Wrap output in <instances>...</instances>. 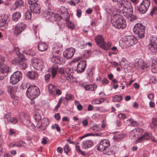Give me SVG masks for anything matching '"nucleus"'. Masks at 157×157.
<instances>
[{
  "label": "nucleus",
  "instance_id": "1",
  "mask_svg": "<svg viewBox=\"0 0 157 157\" xmlns=\"http://www.w3.org/2000/svg\"><path fill=\"white\" fill-rule=\"evenodd\" d=\"M137 42L136 38L134 36H127L122 38L120 41L119 44L121 48L125 49L135 44Z\"/></svg>",
  "mask_w": 157,
  "mask_h": 157
},
{
  "label": "nucleus",
  "instance_id": "2",
  "mask_svg": "<svg viewBox=\"0 0 157 157\" xmlns=\"http://www.w3.org/2000/svg\"><path fill=\"white\" fill-rule=\"evenodd\" d=\"M40 94L39 88L35 86H29L26 92L27 97L31 100L37 98Z\"/></svg>",
  "mask_w": 157,
  "mask_h": 157
},
{
  "label": "nucleus",
  "instance_id": "3",
  "mask_svg": "<svg viewBox=\"0 0 157 157\" xmlns=\"http://www.w3.org/2000/svg\"><path fill=\"white\" fill-rule=\"evenodd\" d=\"M113 20V25L116 28L123 29L126 27V23L125 20L120 15H116Z\"/></svg>",
  "mask_w": 157,
  "mask_h": 157
},
{
  "label": "nucleus",
  "instance_id": "4",
  "mask_svg": "<svg viewBox=\"0 0 157 157\" xmlns=\"http://www.w3.org/2000/svg\"><path fill=\"white\" fill-rule=\"evenodd\" d=\"M133 31L139 38H142L144 36L145 27L141 24L137 23L134 26Z\"/></svg>",
  "mask_w": 157,
  "mask_h": 157
},
{
  "label": "nucleus",
  "instance_id": "5",
  "mask_svg": "<svg viewBox=\"0 0 157 157\" xmlns=\"http://www.w3.org/2000/svg\"><path fill=\"white\" fill-rule=\"evenodd\" d=\"M125 5V7L121 10L123 15L127 18H128L132 16L133 7L130 2H128Z\"/></svg>",
  "mask_w": 157,
  "mask_h": 157
},
{
  "label": "nucleus",
  "instance_id": "6",
  "mask_svg": "<svg viewBox=\"0 0 157 157\" xmlns=\"http://www.w3.org/2000/svg\"><path fill=\"white\" fill-rule=\"evenodd\" d=\"M149 50L152 53H157V37L153 36L150 39V42L147 46Z\"/></svg>",
  "mask_w": 157,
  "mask_h": 157
},
{
  "label": "nucleus",
  "instance_id": "7",
  "mask_svg": "<svg viewBox=\"0 0 157 157\" xmlns=\"http://www.w3.org/2000/svg\"><path fill=\"white\" fill-rule=\"evenodd\" d=\"M61 13L63 14L64 17L65 18L66 21H67L66 24L67 26L71 29H73L75 28V25L73 23L69 20V16L67 9L64 7H62L61 8Z\"/></svg>",
  "mask_w": 157,
  "mask_h": 157
},
{
  "label": "nucleus",
  "instance_id": "8",
  "mask_svg": "<svg viewBox=\"0 0 157 157\" xmlns=\"http://www.w3.org/2000/svg\"><path fill=\"white\" fill-rule=\"evenodd\" d=\"M110 145V141L107 139L101 140L97 145V149L101 151L108 149Z\"/></svg>",
  "mask_w": 157,
  "mask_h": 157
},
{
  "label": "nucleus",
  "instance_id": "9",
  "mask_svg": "<svg viewBox=\"0 0 157 157\" xmlns=\"http://www.w3.org/2000/svg\"><path fill=\"white\" fill-rule=\"evenodd\" d=\"M22 74L21 71H16L11 75L10 82L12 84H15L20 81L22 78Z\"/></svg>",
  "mask_w": 157,
  "mask_h": 157
},
{
  "label": "nucleus",
  "instance_id": "10",
  "mask_svg": "<svg viewBox=\"0 0 157 157\" xmlns=\"http://www.w3.org/2000/svg\"><path fill=\"white\" fill-rule=\"evenodd\" d=\"M32 64L34 68L38 70H41L44 68V63L40 59L35 58L32 59Z\"/></svg>",
  "mask_w": 157,
  "mask_h": 157
},
{
  "label": "nucleus",
  "instance_id": "11",
  "mask_svg": "<svg viewBox=\"0 0 157 157\" xmlns=\"http://www.w3.org/2000/svg\"><path fill=\"white\" fill-rule=\"evenodd\" d=\"M26 25L23 23H19L17 24L14 28V33L16 36H18L25 29Z\"/></svg>",
  "mask_w": 157,
  "mask_h": 157
},
{
  "label": "nucleus",
  "instance_id": "12",
  "mask_svg": "<svg viewBox=\"0 0 157 157\" xmlns=\"http://www.w3.org/2000/svg\"><path fill=\"white\" fill-rule=\"evenodd\" d=\"M0 67V80H2L8 75L10 71V68L8 66L5 65Z\"/></svg>",
  "mask_w": 157,
  "mask_h": 157
},
{
  "label": "nucleus",
  "instance_id": "13",
  "mask_svg": "<svg viewBox=\"0 0 157 157\" xmlns=\"http://www.w3.org/2000/svg\"><path fill=\"white\" fill-rule=\"evenodd\" d=\"M49 124L48 119L47 118H44L41 120L40 122H38L36 125V127L40 130H44L46 129Z\"/></svg>",
  "mask_w": 157,
  "mask_h": 157
},
{
  "label": "nucleus",
  "instance_id": "14",
  "mask_svg": "<svg viewBox=\"0 0 157 157\" xmlns=\"http://www.w3.org/2000/svg\"><path fill=\"white\" fill-rule=\"evenodd\" d=\"M46 19L49 20L50 21L53 22L58 20V17L60 18L61 17L59 14H55L52 11L47 12L45 16Z\"/></svg>",
  "mask_w": 157,
  "mask_h": 157
},
{
  "label": "nucleus",
  "instance_id": "15",
  "mask_svg": "<svg viewBox=\"0 0 157 157\" xmlns=\"http://www.w3.org/2000/svg\"><path fill=\"white\" fill-rule=\"evenodd\" d=\"M75 52V48H70L65 50L63 53V56L67 59H70L72 57Z\"/></svg>",
  "mask_w": 157,
  "mask_h": 157
},
{
  "label": "nucleus",
  "instance_id": "16",
  "mask_svg": "<svg viewBox=\"0 0 157 157\" xmlns=\"http://www.w3.org/2000/svg\"><path fill=\"white\" fill-rule=\"evenodd\" d=\"M150 64L145 63L142 59H137L135 63L136 67L138 68L140 67L142 69H144L149 67Z\"/></svg>",
  "mask_w": 157,
  "mask_h": 157
},
{
  "label": "nucleus",
  "instance_id": "17",
  "mask_svg": "<svg viewBox=\"0 0 157 157\" xmlns=\"http://www.w3.org/2000/svg\"><path fill=\"white\" fill-rule=\"evenodd\" d=\"M151 137V134L146 133L136 140L135 143L137 144L139 143H141L146 140H149Z\"/></svg>",
  "mask_w": 157,
  "mask_h": 157
},
{
  "label": "nucleus",
  "instance_id": "18",
  "mask_svg": "<svg viewBox=\"0 0 157 157\" xmlns=\"http://www.w3.org/2000/svg\"><path fill=\"white\" fill-rule=\"evenodd\" d=\"M142 129L140 128H137L132 130L130 132L129 137L132 139H135L140 135L142 132Z\"/></svg>",
  "mask_w": 157,
  "mask_h": 157
},
{
  "label": "nucleus",
  "instance_id": "19",
  "mask_svg": "<svg viewBox=\"0 0 157 157\" xmlns=\"http://www.w3.org/2000/svg\"><path fill=\"white\" fill-rule=\"evenodd\" d=\"M86 65V61L83 60L80 61L77 66V71L78 73H80L83 72Z\"/></svg>",
  "mask_w": 157,
  "mask_h": 157
},
{
  "label": "nucleus",
  "instance_id": "20",
  "mask_svg": "<svg viewBox=\"0 0 157 157\" xmlns=\"http://www.w3.org/2000/svg\"><path fill=\"white\" fill-rule=\"evenodd\" d=\"M62 47V45L60 43L54 44L52 49V55H58L59 54L60 50Z\"/></svg>",
  "mask_w": 157,
  "mask_h": 157
},
{
  "label": "nucleus",
  "instance_id": "21",
  "mask_svg": "<svg viewBox=\"0 0 157 157\" xmlns=\"http://www.w3.org/2000/svg\"><path fill=\"white\" fill-rule=\"evenodd\" d=\"M113 1L116 3V6L119 8L122 7L123 9L125 7V5L128 2H130L127 0H112Z\"/></svg>",
  "mask_w": 157,
  "mask_h": 157
},
{
  "label": "nucleus",
  "instance_id": "22",
  "mask_svg": "<svg viewBox=\"0 0 157 157\" xmlns=\"http://www.w3.org/2000/svg\"><path fill=\"white\" fill-rule=\"evenodd\" d=\"M93 145V142L92 141L90 140L83 141L81 144L82 148L85 149L91 147Z\"/></svg>",
  "mask_w": 157,
  "mask_h": 157
},
{
  "label": "nucleus",
  "instance_id": "23",
  "mask_svg": "<svg viewBox=\"0 0 157 157\" xmlns=\"http://www.w3.org/2000/svg\"><path fill=\"white\" fill-rule=\"evenodd\" d=\"M56 90V86L52 84H49L48 85V90L49 94L53 97H55L56 94L55 92Z\"/></svg>",
  "mask_w": 157,
  "mask_h": 157
},
{
  "label": "nucleus",
  "instance_id": "24",
  "mask_svg": "<svg viewBox=\"0 0 157 157\" xmlns=\"http://www.w3.org/2000/svg\"><path fill=\"white\" fill-rule=\"evenodd\" d=\"M26 62V60L24 56H22L20 58V62L18 65L20 69L25 70L28 67Z\"/></svg>",
  "mask_w": 157,
  "mask_h": 157
},
{
  "label": "nucleus",
  "instance_id": "25",
  "mask_svg": "<svg viewBox=\"0 0 157 157\" xmlns=\"http://www.w3.org/2000/svg\"><path fill=\"white\" fill-rule=\"evenodd\" d=\"M31 11L34 13H39L40 12L41 8L39 5L34 4V5L30 6Z\"/></svg>",
  "mask_w": 157,
  "mask_h": 157
},
{
  "label": "nucleus",
  "instance_id": "26",
  "mask_svg": "<svg viewBox=\"0 0 157 157\" xmlns=\"http://www.w3.org/2000/svg\"><path fill=\"white\" fill-rule=\"evenodd\" d=\"M27 76L30 79H35L38 78V75L37 72L32 71L28 72Z\"/></svg>",
  "mask_w": 157,
  "mask_h": 157
},
{
  "label": "nucleus",
  "instance_id": "27",
  "mask_svg": "<svg viewBox=\"0 0 157 157\" xmlns=\"http://www.w3.org/2000/svg\"><path fill=\"white\" fill-rule=\"evenodd\" d=\"M22 123L27 127H29L30 129L33 130L35 127V125L30 120L26 119H24L22 121Z\"/></svg>",
  "mask_w": 157,
  "mask_h": 157
},
{
  "label": "nucleus",
  "instance_id": "28",
  "mask_svg": "<svg viewBox=\"0 0 157 157\" xmlns=\"http://www.w3.org/2000/svg\"><path fill=\"white\" fill-rule=\"evenodd\" d=\"M38 48L39 51L44 52L47 49L48 46L46 43H40L38 44Z\"/></svg>",
  "mask_w": 157,
  "mask_h": 157
},
{
  "label": "nucleus",
  "instance_id": "29",
  "mask_svg": "<svg viewBox=\"0 0 157 157\" xmlns=\"http://www.w3.org/2000/svg\"><path fill=\"white\" fill-rule=\"evenodd\" d=\"M84 88L86 90L89 91H94L97 88V86L95 84L86 85Z\"/></svg>",
  "mask_w": 157,
  "mask_h": 157
},
{
  "label": "nucleus",
  "instance_id": "30",
  "mask_svg": "<svg viewBox=\"0 0 157 157\" xmlns=\"http://www.w3.org/2000/svg\"><path fill=\"white\" fill-rule=\"evenodd\" d=\"M112 45V44L109 42L105 43L104 41L103 43L100 45V47L102 49L105 51L108 50Z\"/></svg>",
  "mask_w": 157,
  "mask_h": 157
},
{
  "label": "nucleus",
  "instance_id": "31",
  "mask_svg": "<svg viewBox=\"0 0 157 157\" xmlns=\"http://www.w3.org/2000/svg\"><path fill=\"white\" fill-rule=\"evenodd\" d=\"M105 99L104 98L94 99L92 101L93 105H99L103 103Z\"/></svg>",
  "mask_w": 157,
  "mask_h": 157
},
{
  "label": "nucleus",
  "instance_id": "32",
  "mask_svg": "<svg viewBox=\"0 0 157 157\" xmlns=\"http://www.w3.org/2000/svg\"><path fill=\"white\" fill-rule=\"evenodd\" d=\"M95 40L97 44H98L99 46H100V45L104 41L102 36L100 35H97L95 37Z\"/></svg>",
  "mask_w": 157,
  "mask_h": 157
},
{
  "label": "nucleus",
  "instance_id": "33",
  "mask_svg": "<svg viewBox=\"0 0 157 157\" xmlns=\"http://www.w3.org/2000/svg\"><path fill=\"white\" fill-rule=\"evenodd\" d=\"M126 136L125 134H119L115 135L113 137L114 139L116 141H120Z\"/></svg>",
  "mask_w": 157,
  "mask_h": 157
},
{
  "label": "nucleus",
  "instance_id": "34",
  "mask_svg": "<svg viewBox=\"0 0 157 157\" xmlns=\"http://www.w3.org/2000/svg\"><path fill=\"white\" fill-rule=\"evenodd\" d=\"M148 7L144 5L143 4L141 3L140 7L139 9L140 12L141 13H144L147 11L148 9Z\"/></svg>",
  "mask_w": 157,
  "mask_h": 157
},
{
  "label": "nucleus",
  "instance_id": "35",
  "mask_svg": "<svg viewBox=\"0 0 157 157\" xmlns=\"http://www.w3.org/2000/svg\"><path fill=\"white\" fill-rule=\"evenodd\" d=\"M21 17V13L18 11L14 13L12 16V19L14 21H17Z\"/></svg>",
  "mask_w": 157,
  "mask_h": 157
},
{
  "label": "nucleus",
  "instance_id": "36",
  "mask_svg": "<svg viewBox=\"0 0 157 157\" xmlns=\"http://www.w3.org/2000/svg\"><path fill=\"white\" fill-rule=\"evenodd\" d=\"M1 17V26H4L8 20V17L7 15H2L0 16Z\"/></svg>",
  "mask_w": 157,
  "mask_h": 157
},
{
  "label": "nucleus",
  "instance_id": "37",
  "mask_svg": "<svg viewBox=\"0 0 157 157\" xmlns=\"http://www.w3.org/2000/svg\"><path fill=\"white\" fill-rule=\"evenodd\" d=\"M60 60V58L58 56V55H52L51 58V61L53 63H58Z\"/></svg>",
  "mask_w": 157,
  "mask_h": 157
},
{
  "label": "nucleus",
  "instance_id": "38",
  "mask_svg": "<svg viewBox=\"0 0 157 157\" xmlns=\"http://www.w3.org/2000/svg\"><path fill=\"white\" fill-rule=\"evenodd\" d=\"M100 136V135L98 133H88L85 134L83 136L80 137L79 138L80 139V140H82L84 138L89 136Z\"/></svg>",
  "mask_w": 157,
  "mask_h": 157
},
{
  "label": "nucleus",
  "instance_id": "39",
  "mask_svg": "<svg viewBox=\"0 0 157 157\" xmlns=\"http://www.w3.org/2000/svg\"><path fill=\"white\" fill-rule=\"evenodd\" d=\"M24 2L23 0H16L14 3V6L16 8L22 6H24Z\"/></svg>",
  "mask_w": 157,
  "mask_h": 157
},
{
  "label": "nucleus",
  "instance_id": "40",
  "mask_svg": "<svg viewBox=\"0 0 157 157\" xmlns=\"http://www.w3.org/2000/svg\"><path fill=\"white\" fill-rule=\"evenodd\" d=\"M91 128L94 132L100 131H101L100 124H98L92 126L91 127Z\"/></svg>",
  "mask_w": 157,
  "mask_h": 157
},
{
  "label": "nucleus",
  "instance_id": "41",
  "mask_svg": "<svg viewBox=\"0 0 157 157\" xmlns=\"http://www.w3.org/2000/svg\"><path fill=\"white\" fill-rule=\"evenodd\" d=\"M52 72V78L55 77L56 75L58 70V67H54L53 66L51 68Z\"/></svg>",
  "mask_w": 157,
  "mask_h": 157
},
{
  "label": "nucleus",
  "instance_id": "42",
  "mask_svg": "<svg viewBox=\"0 0 157 157\" xmlns=\"http://www.w3.org/2000/svg\"><path fill=\"white\" fill-rule=\"evenodd\" d=\"M26 145V144L22 140L18 141L16 143V146L17 147H25Z\"/></svg>",
  "mask_w": 157,
  "mask_h": 157
},
{
  "label": "nucleus",
  "instance_id": "43",
  "mask_svg": "<svg viewBox=\"0 0 157 157\" xmlns=\"http://www.w3.org/2000/svg\"><path fill=\"white\" fill-rule=\"evenodd\" d=\"M74 96L71 94H66L65 97V99L67 101L73 100Z\"/></svg>",
  "mask_w": 157,
  "mask_h": 157
},
{
  "label": "nucleus",
  "instance_id": "44",
  "mask_svg": "<svg viewBox=\"0 0 157 157\" xmlns=\"http://www.w3.org/2000/svg\"><path fill=\"white\" fill-rule=\"evenodd\" d=\"M122 98L121 95H116L113 97V99L114 101L119 102L122 100Z\"/></svg>",
  "mask_w": 157,
  "mask_h": 157
},
{
  "label": "nucleus",
  "instance_id": "45",
  "mask_svg": "<svg viewBox=\"0 0 157 157\" xmlns=\"http://www.w3.org/2000/svg\"><path fill=\"white\" fill-rule=\"evenodd\" d=\"M21 56H19V59L15 58L13 59L12 61V63L13 64L18 66L20 62V58H21Z\"/></svg>",
  "mask_w": 157,
  "mask_h": 157
},
{
  "label": "nucleus",
  "instance_id": "46",
  "mask_svg": "<svg viewBox=\"0 0 157 157\" xmlns=\"http://www.w3.org/2000/svg\"><path fill=\"white\" fill-rule=\"evenodd\" d=\"M11 114L10 113H8L5 115L4 117V120L6 123L9 122L11 119Z\"/></svg>",
  "mask_w": 157,
  "mask_h": 157
},
{
  "label": "nucleus",
  "instance_id": "47",
  "mask_svg": "<svg viewBox=\"0 0 157 157\" xmlns=\"http://www.w3.org/2000/svg\"><path fill=\"white\" fill-rule=\"evenodd\" d=\"M25 16L26 20H29L31 18V13L28 11H26L25 14Z\"/></svg>",
  "mask_w": 157,
  "mask_h": 157
},
{
  "label": "nucleus",
  "instance_id": "48",
  "mask_svg": "<svg viewBox=\"0 0 157 157\" xmlns=\"http://www.w3.org/2000/svg\"><path fill=\"white\" fill-rule=\"evenodd\" d=\"M8 90L9 93L11 95V96L12 95H14V90L12 86H9L8 87Z\"/></svg>",
  "mask_w": 157,
  "mask_h": 157
},
{
  "label": "nucleus",
  "instance_id": "49",
  "mask_svg": "<svg viewBox=\"0 0 157 157\" xmlns=\"http://www.w3.org/2000/svg\"><path fill=\"white\" fill-rule=\"evenodd\" d=\"M11 97L13 99V100L12 101L13 104L14 105H17L18 102V100L17 99V98L15 97L14 95H12Z\"/></svg>",
  "mask_w": 157,
  "mask_h": 157
},
{
  "label": "nucleus",
  "instance_id": "50",
  "mask_svg": "<svg viewBox=\"0 0 157 157\" xmlns=\"http://www.w3.org/2000/svg\"><path fill=\"white\" fill-rule=\"evenodd\" d=\"M34 118L35 120L38 122H40L39 121L41 119V116L38 113H36L34 116Z\"/></svg>",
  "mask_w": 157,
  "mask_h": 157
},
{
  "label": "nucleus",
  "instance_id": "51",
  "mask_svg": "<svg viewBox=\"0 0 157 157\" xmlns=\"http://www.w3.org/2000/svg\"><path fill=\"white\" fill-rule=\"evenodd\" d=\"M79 1L80 0H71V1H68V2L71 5L75 6L76 4L79 2Z\"/></svg>",
  "mask_w": 157,
  "mask_h": 157
},
{
  "label": "nucleus",
  "instance_id": "52",
  "mask_svg": "<svg viewBox=\"0 0 157 157\" xmlns=\"http://www.w3.org/2000/svg\"><path fill=\"white\" fill-rule=\"evenodd\" d=\"M103 153L107 155H110L113 153V151L111 149H109V147L108 149L104 151H103Z\"/></svg>",
  "mask_w": 157,
  "mask_h": 157
},
{
  "label": "nucleus",
  "instance_id": "53",
  "mask_svg": "<svg viewBox=\"0 0 157 157\" xmlns=\"http://www.w3.org/2000/svg\"><path fill=\"white\" fill-rule=\"evenodd\" d=\"M141 3L149 7L150 4V0H143Z\"/></svg>",
  "mask_w": 157,
  "mask_h": 157
},
{
  "label": "nucleus",
  "instance_id": "54",
  "mask_svg": "<svg viewBox=\"0 0 157 157\" xmlns=\"http://www.w3.org/2000/svg\"><path fill=\"white\" fill-rule=\"evenodd\" d=\"M64 151L65 153L68 154L70 151V148L68 145H66L63 147Z\"/></svg>",
  "mask_w": 157,
  "mask_h": 157
},
{
  "label": "nucleus",
  "instance_id": "55",
  "mask_svg": "<svg viewBox=\"0 0 157 157\" xmlns=\"http://www.w3.org/2000/svg\"><path fill=\"white\" fill-rule=\"evenodd\" d=\"M37 0H28V2L30 6L34 5V4H37L36 3Z\"/></svg>",
  "mask_w": 157,
  "mask_h": 157
},
{
  "label": "nucleus",
  "instance_id": "56",
  "mask_svg": "<svg viewBox=\"0 0 157 157\" xmlns=\"http://www.w3.org/2000/svg\"><path fill=\"white\" fill-rule=\"evenodd\" d=\"M65 76L66 77V79L67 80L69 81H73L74 79L73 76L71 75L67 74V75H65Z\"/></svg>",
  "mask_w": 157,
  "mask_h": 157
},
{
  "label": "nucleus",
  "instance_id": "57",
  "mask_svg": "<svg viewBox=\"0 0 157 157\" xmlns=\"http://www.w3.org/2000/svg\"><path fill=\"white\" fill-rule=\"evenodd\" d=\"M157 14V6L154 7L151 10V14L152 16L153 14Z\"/></svg>",
  "mask_w": 157,
  "mask_h": 157
},
{
  "label": "nucleus",
  "instance_id": "58",
  "mask_svg": "<svg viewBox=\"0 0 157 157\" xmlns=\"http://www.w3.org/2000/svg\"><path fill=\"white\" fill-rule=\"evenodd\" d=\"M118 117L119 119L122 120H124L126 118V116L122 113H120L118 114Z\"/></svg>",
  "mask_w": 157,
  "mask_h": 157
},
{
  "label": "nucleus",
  "instance_id": "59",
  "mask_svg": "<svg viewBox=\"0 0 157 157\" xmlns=\"http://www.w3.org/2000/svg\"><path fill=\"white\" fill-rule=\"evenodd\" d=\"M87 77L88 78L91 77L93 75V72L92 71V69L91 68L88 69L87 71Z\"/></svg>",
  "mask_w": 157,
  "mask_h": 157
},
{
  "label": "nucleus",
  "instance_id": "60",
  "mask_svg": "<svg viewBox=\"0 0 157 157\" xmlns=\"http://www.w3.org/2000/svg\"><path fill=\"white\" fill-rule=\"evenodd\" d=\"M111 50L113 51V52H112V53L113 54H116L118 52V51L117 50V48L116 47L114 46L112 47L111 48Z\"/></svg>",
  "mask_w": 157,
  "mask_h": 157
},
{
  "label": "nucleus",
  "instance_id": "61",
  "mask_svg": "<svg viewBox=\"0 0 157 157\" xmlns=\"http://www.w3.org/2000/svg\"><path fill=\"white\" fill-rule=\"evenodd\" d=\"M151 124L154 126H157V117L154 118L152 119Z\"/></svg>",
  "mask_w": 157,
  "mask_h": 157
},
{
  "label": "nucleus",
  "instance_id": "62",
  "mask_svg": "<svg viewBox=\"0 0 157 157\" xmlns=\"http://www.w3.org/2000/svg\"><path fill=\"white\" fill-rule=\"evenodd\" d=\"M5 61V58L4 57L0 56V67L3 66Z\"/></svg>",
  "mask_w": 157,
  "mask_h": 157
},
{
  "label": "nucleus",
  "instance_id": "63",
  "mask_svg": "<svg viewBox=\"0 0 157 157\" xmlns=\"http://www.w3.org/2000/svg\"><path fill=\"white\" fill-rule=\"evenodd\" d=\"M81 122L82 124V126L84 127H86L88 125V121L86 119H85L83 120L82 121H81Z\"/></svg>",
  "mask_w": 157,
  "mask_h": 157
},
{
  "label": "nucleus",
  "instance_id": "64",
  "mask_svg": "<svg viewBox=\"0 0 157 157\" xmlns=\"http://www.w3.org/2000/svg\"><path fill=\"white\" fill-rule=\"evenodd\" d=\"M102 84L103 85H106L109 83V80L106 78H104L101 80Z\"/></svg>",
  "mask_w": 157,
  "mask_h": 157
}]
</instances>
